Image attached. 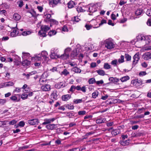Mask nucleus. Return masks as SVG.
Returning <instances> with one entry per match:
<instances>
[{"label": "nucleus", "instance_id": "1", "mask_svg": "<svg viewBox=\"0 0 151 151\" xmlns=\"http://www.w3.org/2000/svg\"><path fill=\"white\" fill-rule=\"evenodd\" d=\"M47 56V52L46 51H43L41 54H39L37 56L32 58V60L34 59L37 61V62L35 63V66L46 65V64L47 63L49 60Z\"/></svg>", "mask_w": 151, "mask_h": 151}, {"label": "nucleus", "instance_id": "2", "mask_svg": "<svg viewBox=\"0 0 151 151\" xmlns=\"http://www.w3.org/2000/svg\"><path fill=\"white\" fill-rule=\"evenodd\" d=\"M86 88L85 86H83L82 87H81L80 86H76L74 85H72L71 86L70 88L69 91L71 92H74L75 91L76 89L78 91H81L85 93L86 92Z\"/></svg>", "mask_w": 151, "mask_h": 151}, {"label": "nucleus", "instance_id": "3", "mask_svg": "<svg viewBox=\"0 0 151 151\" xmlns=\"http://www.w3.org/2000/svg\"><path fill=\"white\" fill-rule=\"evenodd\" d=\"M105 47L109 49H111L114 47V45L112 43L111 39L106 40L104 41Z\"/></svg>", "mask_w": 151, "mask_h": 151}, {"label": "nucleus", "instance_id": "4", "mask_svg": "<svg viewBox=\"0 0 151 151\" xmlns=\"http://www.w3.org/2000/svg\"><path fill=\"white\" fill-rule=\"evenodd\" d=\"M58 51V49L54 48L52 49L51 50V54L50 57L52 59H54L57 58L59 57V55H57V53Z\"/></svg>", "mask_w": 151, "mask_h": 151}, {"label": "nucleus", "instance_id": "5", "mask_svg": "<svg viewBox=\"0 0 151 151\" xmlns=\"http://www.w3.org/2000/svg\"><path fill=\"white\" fill-rule=\"evenodd\" d=\"M139 59V52L136 53L133 57V60L132 62L133 65H135L138 63Z\"/></svg>", "mask_w": 151, "mask_h": 151}, {"label": "nucleus", "instance_id": "6", "mask_svg": "<svg viewBox=\"0 0 151 151\" xmlns=\"http://www.w3.org/2000/svg\"><path fill=\"white\" fill-rule=\"evenodd\" d=\"M27 122L29 124L32 125L38 124L39 121L38 119H33L28 120Z\"/></svg>", "mask_w": 151, "mask_h": 151}, {"label": "nucleus", "instance_id": "7", "mask_svg": "<svg viewBox=\"0 0 151 151\" xmlns=\"http://www.w3.org/2000/svg\"><path fill=\"white\" fill-rule=\"evenodd\" d=\"M61 0H49V3L51 6H54L60 3Z\"/></svg>", "mask_w": 151, "mask_h": 151}, {"label": "nucleus", "instance_id": "8", "mask_svg": "<svg viewBox=\"0 0 151 151\" xmlns=\"http://www.w3.org/2000/svg\"><path fill=\"white\" fill-rule=\"evenodd\" d=\"M66 85L63 82L57 83L55 85V87L57 89H60L65 87Z\"/></svg>", "mask_w": 151, "mask_h": 151}, {"label": "nucleus", "instance_id": "9", "mask_svg": "<svg viewBox=\"0 0 151 151\" xmlns=\"http://www.w3.org/2000/svg\"><path fill=\"white\" fill-rule=\"evenodd\" d=\"M97 8L95 4H91L90 5L88 9V11L91 13H93L96 12Z\"/></svg>", "mask_w": 151, "mask_h": 151}, {"label": "nucleus", "instance_id": "10", "mask_svg": "<svg viewBox=\"0 0 151 151\" xmlns=\"http://www.w3.org/2000/svg\"><path fill=\"white\" fill-rule=\"evenodd\" d=\"M145 39L144 40L143 44H149L151 42V37L150 36H145Z\"/></svg>", "mask_w": 151, "mask_h": 151}, {"label": "nucleus", "instance_id": "11", "mask_svg": "<svg viewBox=\"0 0 151 151\" xmlns=\"http://www.w3.org/2000/svg\"><path fill=\"white\" fill-rule=\"evenodd\" d=\"M109 80L110 81V83L114 84H116L119 81V79L116 77H111L109 78Z\"/></svg>", "mask_w": 151, "mask_h": 151}, {"label": "nucleus", "instance_id": "12", "mask_svg": "<svg viewBox=\"0 0 151 151\" xmlns=\"http://www.w3.org/2000/svg\"><path fill=\"white\" fill-rule=\"evenodd\" d=\"M145 36L142 35H139L137 37V41L143 44Z\"/></svg>", "mask_w": 151, "mask_h": 151}, {"label": "nucleus", "instance_id": "13", "mask_svg": "<svg viewBox=\"0 0 151 151\" xmlns=\"http://www.w3.org/2000/svg\"><path fill=\"white\" fill-rule=\"evenodd\" d=\"M41 89L44 91H48L50 89V86L48 84H46L41 87Z\"/></svg>", "mask_w": 151, "mask_h": 151}, {"label": "nucleus", "instance_id": "14", "mask_svg": "<svg viewBox=\"0 0 151 151\" xmlns=\"http://www.w3.org/2000/svg\"><path fill=\"white\" fill-rule=\"evenodd\" d=\"M143 58L146 60L151 59V53L150 52L146 53L143 55Z\"/></svg>", "mask_w": 151, "mask_h": 151}, {"label": "nucleus", "instance_id": "15", "mask_svg": "<svg viewBox=\"0 0 151 151\" xmlns=\"http://www.w3.org/2000/svg\"><path fill=\"white\" fill-rule=\"evenodd\" d=\"M71 95L70 94L63 95L62 96V99L63 101H67L71 98Z\"/></svg>", "mask_w": 151, "mask_h": 151}, {"label": "nucleus", "instance_id": "16", "mask_svg": "<svg viewBox=\"0 0 151 151\" xmlns=\"http://www.w3.org/2000/svg\"><path fill=\"white\" fill-rule=\"evenodd\" d=\"M130 140L127 139V140H123L121 141L120 142L121 145L123 146L128 145L130 143Z\"/></svg>", "mask_w": 151, "mask_h": 151}, {"label": "nucleus", "instance_id": "17", "mask_svg": "<svg viewBox=\"0 0 151 151\" xmlns=\"http://www.w3.org/2000/svg\"><path fill=\"white\" fill-rule=\"evenodd\" d=\"M77 55V50H73L70 55L71 58L73 59H75L76 58Z\"/></svg>", "mask_w": 151, "mask_h": 151}, {"label": "nucleus", "instance_id": "18", "mask_svg": "<svg viewBox=\"0 0 151 151\" xmlns=\"http://www.w3.org/2000/svg\"><path fill=\"white\" fill-rule=\"evenodd\" d=\"M69 56V54H67L64 53V54L61 55H59V58L63 60H66L68 58Z\"/></svg>", "mask_w": 151, "mask_h": 151}, {"label": "nucleus", "instance_id": "19", "mask_svg": "<svg viewBox=\"0 0 151 151\" xmlns=\"http://www.w3.org/2000/svg\"><path fill=\"white\" fill-rule=\"evenodd\" d=\"M21 18V16L17 13H14L13 16V19L16 21L19 20Z\"/></svg>", "mask_w": 151, "mask_h": 151}, {"label": "nucleus", "instance_id": "20", "mask_svg": "<svg viewBox=\"0 0 151 151\" xmlns=\"http://www.w3.org/2000/svg\"><path fill=\"white\" fill-rule=\"evenodd\" d=\"M18 31L17 29H14L11 33L10 35L12 37H14L17 36L18 34Z\"/></svg>", "mask_w": 151, "mask_h": 151}, {"label": "nucleus", "instance_id": "21", "mask_svg": "<svg viewBox=\"0 0 151 151\" xmlns=\"http://www.w3.org/2000/svg\"><path fill=\"white\" fill-rule=\"evenodd\" d=\"M41 31L46 32L50 29V27L47 25L42 26L41 27Z\"/></svg>", "mask_w": 151, "mask_h": 151}, {"label": "nucleus", "instance_id": "22", "mask_svg": "<svg viewBox=\"0 0 151 151\" xmlns=\"http://www.w3.org/2000/svg\"><path fill=\"white\" fill-rule=\"evenodd\" d=\"M30 61L27 60H24L22 62V65L23 66H28L30 65Z\"/></svg>", "mask_w": 151, "mask_h": 151}, {"label": "nucleus", "instance_id": "23", "mask_svg": "<svg viewBox=\"0 0 151 151\" xmlns=\"http://www.w3.org/2000/svg\"><path fill=\"white\" fill-rule=\"evenodd\" d=\"M64 113L66 114L67 116L69 117V118H70L72 116H75V114H77L76 113L74 112L73 111H72V112H66Z\"/></svg>", "mask_w": 151, "mask_h": 151}, {"label": "nucleus", "instance_id": "24", "mask_svg": "<svg viewBox=\"0 0 151 151\" xmlns=\"http://www.w3.org/2000/svg\"><path fill=\"white\" fill-rule=\"evenodd\" d=\"M58 95L56 92H53L50 95V97L52 99H54V100H56L57 99Z\"/></svg>", "mask_w": 151, "mask_h": 151}, {"label": "nucleus", "instance_id": "25", "mask_svg": "<svg viewBox=\"0 0 151 151\" xmlns=\"http://www.w3.org/2000/svg\"><path fill=\"white\" fill-rule=\"evenodd\" d=\"M37 73V72L36 71H34L31 72L29 73L28 74H27L26 77L27 79H29V78L30 76L32 75H34Z\"/></svg>", "mask_w": 151, "mask_h": 151}, {"label": "nucleus", "instance_id": "26", "mask_svg": "<svg viewBox=\"0 0 151 151\" xmlns=\"http://www.w3.org/2000/svg\"><path fill=\"white\" fill-rule=\"evenodd\" d=\"M55 124H49L46 126V128L48 129L53 130L54 128Z\"/></svg>", "mask_w": 151, "mask_h": 151}, {"label": "nucleus", "instance_id": "27", "mask_svg": "<svg viewBox=\"0 0 151 151\" xmlns=\"http://www.w3.org/2000/svg\"><path fill=\"white\" fill-rule=\"evenodd\" d=\"M119 132L120 131L118 129H113V130L111 131V133L113 135L116 136L119 134Z\"/></svg>", "mask_w": 151, "mask_h": 151}, {"label": "nucleus", "instance_id": "28", "mask_svg": "<svg viewBox=\"0 0 151 151\" xmlns=\"http://www.w3.org/2000/svg\"><path fill=\"white\" fill-rule=\"evenodd\" d=\"M129 79V77L128 76H126L122 77L120 79L121 82H123L127 81Z\"/></svg>", "mask_w": 151, "mask_h": 151}, {"label": "nucleus", "instance_id": "29", "mask_svg": "<svg viewBox=\"0 0 151 151\" xmlns=\"http://www.w3.org/2000/svg\"><path fill=\"white\" fill-rule=\"evenodd\" d=\"M124 56L122 55L120 58L119 59L118 61H117L119 65L122 63H123L124 61Z\"/></svg>", "mask_w": 151, "mask_h": 151}, {"label": "nucleus", "instance_id": "30", "mask_svg": "<svg viewBox=\"0 0 151 151\" xmlns=\"http://www.w3.org/2000/svg\"><path fill=\"white\" fill-rule=\"evenodd\" d=\"M75 5V3L73 1H71L68 3V7L69 8H72Z\"/></svg>", "mask_w": 151, "mask_h": 151}, {"label": "nucleus", "instance_id": "31", "mask_svg": "<svg viewBox=\"0 0 151 151\" xmlns=\"http://www.w3.org/2000/svg\"><path fill=\"white\" fill-rule=\"evenodd\" d=\"M30 54L28 53L23 52L22 58L23 59H26L29 58Z\"/></svg>", "mask_w": 151, "mask_h": 151}, {"label": "nucleus", "instance_id": "32", "mask_svg": "<svg viewBox=\"0 0 151 151\" xmlns=\"http://www.w3.org/2000/svg\"><path fill=\"white\" fill-rule=\"evenodd\" d=\"M84 100H83V99H75L73 100V102L75 104H78L81 103L82 102H84Z\"/></svg>", "mask_w": 151, "mask_h": 151}, {"label": "nucleus", "instance_id": "33", "mask_svg": "<svg viewBox=\"0 0 151 151\" xmlns=\"http://www.w3.org/2000/svg\"><path fill=\"white\" fill-rule=\"evenodd\" d=\"M96 72L100 76H104L105 75V71L103 70L99 69L96 70Z\"/></svg>", "mask_w": 151, "mask_h": 151}, {"label": "nucleus", "instance_id": "34", "mask_svg": "<svg viewBox=\"0 0 151 151\" xmlns=\"http://www.w3.org/2000/svg\"><path fill=\"white\" fill-rule=\"evenodd\" d=\"M143 13V10L142 9H137L135 12V15L138 16L141 15Z\"/></svg>", "mask_w": 151, "mask_h": 151}, {"label": "nucleus", "instance_id": "35", "mask_svg": "<svg viewBox=\"0 0 151 151\" xmlns=\"http://www.w3.org/2000/svg\"><path fill=\"white\" fill-rule=\"evenodd\" d=\"M104 118H99L96 120V122L97 124H99L104 123Z\"/></svg>", "mask_w": 151, "mask_h": 151}, {"label": "nucleus", "instance_id": "36", "mask_svg": "<svg viewBox=\"0 0 151 151\" xmlns=\"http://www.w3.org/2000/svg\"><path fill=\"white\" fill-rule=\"evenodd\" d=\"M96 82L95 79L94 78H90L88 81V83L89 84H93Z\"/></svg>", "mask_w": 151, "mask_h": 151}, {"label": "nucleus", "instance_id": "37", "mask_svg": "<svg viewBox=\"0 0 151 151\" xmlns=\"http://www.w3.org/2000/svg\"><path fill=\"white\" fill-rule=\"evenodd\" d=\"M57 33V32L55 30H52L50 31L48 33V35L50 36H52L55 35Z\"/></svg>", "mask_w": 151, "mask_h": 151}, {"label": "nucleus", "instance_id": "38", "mask_svg": "<svg viewBox=\"0 0 151 151\" xmlns=\"http://www.w3.org/2000/svg\"><path fill=\"white\" fill-rule=\"evenodd\" d=\"M73 70L76 73H80L81 72V70L78 68L77 67H74L73 68Z\"/></svg>", "mask_w": 151, "mask_h": 151}, {"label": "nucleus", "instance_id": "39", "mask_svg": "<svg viewBox=\"0 0 151 151\" xmlns=\"http://www.w3.org/2000/svg\"><path fill=\"white\" fill-rule=\"evenodd\" d=\"M38 34L42 37H45L46 36V34L45 32L41 31V30L39 32Z\"/></svg>", "mask_w": 151, "mask_h": 151}, {"label": "nucleus", "instance_id": "40", "mask_svg": "<svg viewBox=\"0 0 151 151\" xmlns=\"http://www.w3.org/2000/svg\"><path fill=\"white\" fill-rule=\"evenodd\" d=\"M65 107L66 108L69 109H73L74 108L73 106L71 104L66 105Z\"/></svg>", "mask_w": 151, "mask_h": 151}, {"label": "nucleus", "instance_id": "41", "mask_svg": "<svg viewBox=\"0 0 151 151\" xmlns=\"http://www.w3.org/2000/svg\"><path fill=\"white\" fill-rule=\"evenodd\" d=\"M86 114V112L85 111H80L78 112V114L80 116H83L85 115Z\"/></svg>", "mask_w": 151, "mask_h": 151}, {"label": "nucleus", "instance_id": "42", "mask_svg": "<svg viewBox=\"0 0 151 151\" xmlns=\"http://www.w3.org/2000/svg\"><path fill=\"white\" fill-rule=\"evenodd\" d=\"M125 57L127 61H130L131 59V56L127 54H125Z\"/></svg>", "mask_w": 151, "mask_h": 151}, {"label": "nucleus", "instance_id": "43", "mask_svg": "<svg viewBox=\"0 0 151 151\" xmlns=\"http://www.w3.org/2000/svg\"><path fill=\"white\" fill-rule=\"evenodd\" d=\"M98 92L94 91L92 94V97L94 99H95L98 96Z\"/></svg>", "mask_w": 151, "mask_h": 151}, {"label": "nucleus", "instance_id": "44", "mask_svg": "<svg viewBox=\"0 0 151 151\" xmlns=\"http://www.w3.org/2000/svg\"><path fill=\"white\" fill-rule=\"evenodd\" d=\"M28 96V95L27 94L23 93L21 95V98L22 99L24 100L27 98Z\"/></svg>", "mask_w": 151, "mask_h": 151}, {"label": "nucleus", "instance_id": "45", "mask_svg": "<svg viewBox=\"0 0 151 151\" xmlns=\"http://www.w3.org/2000/svg\"><path fill=\"white\" fill-rule=\"evenodd\" d=\"M31 33V32L29 31H24L22 32V34L23 36H26L30 34Z\"/></svg>", "mask_w": 151, "mask_h": 151}, {"label": "nucleus", "instance_id": "46", "mask_svg": "<svg viewBox=\"0 0 151 151\" xmlns=\"http://www.w3.org/2000/svg\"><path fill=\"white\" fill-rule=\"evenodd\" d=\"M49 21L52 23L56 24H58V22L56 20L52 19H50Z\"/></svg>", "mask_w": 151, "mask_h": 151}, {"label": "nucleus", "instance_id": "47", "mask_svg": "<svg viewBox=\"0 0 151 151\" xmlns=\"http://www.w3.org/2000/svg\"><path fill=\"white\" fill-rule=\"evenodd\" d=\"M111 64L112 65H119V64L118 63L117 60L116 59L112 61L111 62Z\"/></svg>", "mask_w": 151, "mask_h": 151}, {"label": "nucleus", "instance_id": "48", "mask_svg": "<svg viewBox=\"0 0 151 151\" xmlns=\"http://www.w3.org/2000/svg\"><path fill=\"white\" fill-rule=\"evenodd\" d=\"M17 3L18 4L20 8H21L23 5V1L21 0L18 1Z\"/></svg>", "mask_w": 151, "mask_h": 151}, {"label": "nucleus", "instance_id": "49", "mask_svg": "<svg viewBox=\"0 0 151 151\" xmlns=\"http://www.w3.org/2000/svg\"><path fill=\"white\" fill-rule=\"evenodd\" d=\"M69 73L66 69H64L63 71L62 72L61 74L64 75L65 76H67V75L69 74Z\"/></svg>", "mask_w": 151, "mask_h": 151}, {"label": "nucleus", "instance_id": "50", "mask_svg": "<svg viewBox=\"0 0 151 151\" xmlns=\"http://www.w3.org/2000/svg\"><path fill=\"white\" fill-rule=\"evenodd\" d=\"M46 121H47L49 124L51 122H52L54 121L55 119V118H52V119H46Z\"/></svg>", "mask_w": 151, "mask_h": 151}, {"label": "nucleus", "instance_id": "51", "mask_svg": "<svg viewBox=\"0 0 151 151\" xmlns=\"http://www.w3.org/2000/svg\"><path fill=\"white\" fill-rule=\"evenodd\" d=\"M14 85V83L12 82L9 81L7 82L5 84V86H13Z\"/></svg>", "mask_w": 151, "mask_h": 151}, {"label": "nucleus", "instance_id": "52", "mask_svg": "<svg viewBox=\"0 0 151 151\" xmlns=\"http://www.w3.org/2000/svg\"><path fill=\"white\" fill-rule=\"evenodd\" d=\"M73 20V22H78L80 20V19L78 18V16H75L74 17Z\"/></svg>", "mask_w": 151, "mask_h": 151}, {"label": "nucleus", "instance_id": "53", "mask_svg": "<svg viewBox=\"0 0 151 151\" xmlns=\"http://www.w3.org/2000/svg\"><path fill=\"white\" fill-rule=\"evenodd\" d=\"M21 89L22 88H16L15 90L13 91V93H15V92L19 93L21 91Z\"/></svg>", "mask_w": 151, "mask_h": 151}, {"label": "nucleus", "instance_id": "54", "mask_svg": "<svg viewBox=\"0 0 151 151\" xmlns=\"http://www.w3.org/2000/svg\"><path fill=\"white\" fill-rule=\"evenodd\" d=\"M76 10L78 12H84L83 10L81 7H78L76 8Z\"/></svg>", "mask_w": 151, "mask_h": 151}, {"label": "nucleus", "instance_id": "55", "mask_svg": "<svg viewBox=\"0 0 151 151\" xmlns=\"http://www.w3.org/2000/svg\"><path fill=\"white\" fill-rule=\"evenodd\" d=\"M126 0H121L119 3V4L121 6H122L126 3Z\"/></svg>", "mask_w": 151, "mask_h": 151}, {"label": "nucleus", "instance_id": "56", "mask_svg": "<svg viewBox=\"0 0 151 151\" xmlns=\"http://www.w3.org/2000/svg\"><path fill=\"white\" fill-rule=\"evenodd\" d=\"M29 13L33 16L35 17L37 15L36 12L33 9L32 10L31 12H29Z\"/></svg>", "mask_w": 151, "mask_h": 151}, {"label": "nucleus", "instance_id": "57", "mask_svg": "<svg viewBox=\"0 0 151 151\" xmlns=\"http://www.w3.org/2000/svg\"><path fill=\"white\" fill-rule=\"evenodd\" d=\"M71 50V48H67L65 50L64 53L66 54H69V52H70Z\"/></svg>", "mask_w": 151, "mask_h": 151}, {"label": "nucleus", "instance_id": "58", "mask_svg": "<svg viewBox=\"0 0 151 151\" xmlns=\"http://www.w3.org/2000/svg\"><path fill=\"white\" fill-rule=\"evenodd\" d=\"M62 30L63 31L65 32H68V29L67 26L65 25H64L62 28Z\"/></svg>", "mask_w": 151, "mask_h": 151}, {"label": "nucleus", "instance_id": "59", "mask_svg": "<svg viewBox=\"0 0 151 151\" xmlns=\"http://www.w3.org/2000/svg\"><path fill=\"white\" fill-rule=\"evenodd\" d=\"M147 74L145 71H141L139 74V75L140 76H143Z\"/></svg>", "mask_w": 151, "mask_h": 151}, {"label": "nucleus", "instance_id": "60", "mask_svg": "<svg viewBox=\"0 0 151 151\" xmlns=\"http://www.w3.org/2000/svg\"><path fill=\"white\" fill-rule=\"evenodd\" d=\"M6 102V99H0V105H3Z\"/></svg>", "mask_w": 151, "mask_h": 151}, {"label": "nucleus", "instance_id": "61", "mask_svg": "<svg viewBox=\"0 0 151 151\" xmlns=\"http://www.w3.org/2000/svg\"><path fill=\"white\" fill-rule=\"evenodd\" d=\"M146 14L148 16H151V9H148L146 12Z\"/></svg>", "mask_w": 151, "mask_h": 151}, {"label": "nucleus", "instance_id": "62", "mask_svg": "<svg viewBox=\"0 0 151 151\" xmlns=\"http://www.w3.org/2000/svg\"><path fill=\"white\" fill-rule=\"evenodd\" d=\"M10 99L13 101H16L17 99V97L15 96H13L10 97Z\"/></svg>", "mask_w": 151, "mask_h": 151}, {"label": "nucleus", "instance_id": "63", "mask_svg": "<svg viewBox=\"0 0 151 151\" xmlns=\"http://www.w3.org/2000/svg\"><path fill=\"white\" fill-rule=\"evenodd\" d=\"M17 121L15 120H13L9 122L10 125H14L17 123Z\"/></svg>", "mask_w": 151, "mask_h": 151}, {"label": "nucleus", "instance_id": "64", "mask_svg": "<svg viewBox=\"0 0 151 151\" xmlns=\"http://www.w3.org/2000/svg\"><path fill=\"white\" fill-rule=\"evenodd\" d=\"M96 84L97 85H99L100 84H102L104 83L103 81L102 80L99 81H96Z\"/></svg>", "mask_w": 151, "mask_h": 151}]
</instances>
